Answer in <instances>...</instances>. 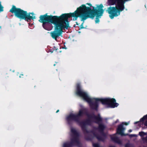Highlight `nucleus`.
Returning a JSON list of instances; mask_svg holds the SVG:
<instances>
[{"instance_id":"1","label":"nucleus","mask_w":147,"mask_h":147,"mask_svg":"<svg viewBox=\"0 0 147 147\" xmlns=\"http://www.w3.org/2000/svg\"><path fill=\"white\" fill-rule=\"evenodd\" d=\"M86 4L89 5L90 7H86L85 5H83L78 8L74 13L63 14L59 17L48 16L46 14L40 16L39 21L43 23V26L45 24H48L49 22L55 24V30L51 32L50 34L53 38L57 40L58 37L61 36L63 28L67 29L69 27V23L67 20L68 18L73 17L74 18L73 20H76L79 17L82 21H84L89 18L92 19L94 18V13L91 11V5L88 3Z\"/></svg>"},{"instance_id":"2","label":"nucleus","mask_w":147,"mask_h":147,"mask_svg":"<svg viewBox=\"0 0 147 147\" xmlns=\"http://www.w3.org/2000/svg\"><path fill=\"white\" fill-rule=\"evenodd\" d=\"M76 94L88 102L93 108H94L93 106L96 107L97 104L100 102H101L103 104L108 105L109 107L113 108L117 107L119 105V104L116 102L114 98H91L81 88L79 84H78L77 85Z\"/></svg>"},{"instance_id":"3","label":"nucleus","mask_w":147,"mask_h":147,"mask_svg":"<svg viewBox=\"0 0 147 147\" xmlns=\"http://www.w3.org/2000/svg\"><path fill=\"white\" fill-rule=\"evenodd\" d=\"M9 11L14 13V16L20 20H24L27 22H30L31 20L36 19V17L33 12L28 13L27 11L24 10L19 8L13 5Z\"/></svg>"},{"instance_id":"4","label":"nucleus","mask_w":147,"mask_h":147,"mask_svg":"<svg viewBox=\"0 0 147 147\" xmlns=\"http://www.w3.org/2000/svg\"><path fill=\"white\" fill-rule=\"evenodd\" d=\"M103 7V6L102 4H100V5H96V8L97 10L96 11V18L95 21V22L96 23H98L99 22V20L98 18H100L103 13L104 11L102 9Z\"/></svg>"},{"instance_id":"5","label":"nucleus","mask_w":147,"mask_h":147,"mask_svg":"<svg viewBox=\"0 0 147 147\" xmlns=\"http://www.w3.org/2000/svg\"><path fill=\"white\" fill-rule=\"evenodd\" d=\"M129 123V122H123L122 124L119 125L117 129V133L121 136L125 135L123 133V131L125 129V128L123 127V125H128Z\"/></svg>"},{"instance_id":"6","label":"nucleus","mask_w":147,"mask_h":147,"mask_svg":"<svg viewBox=\"0 0 147 147\" xmlns=\"http://www.w3.org/2000/svg\"><path fill=\"white\" fill-rule=\"evenodd\" d=\"M76 116V115L71 114L69 115L67 117V119L68 120L73 119L75 118Z\"/></svg>"},{"instance_id":"7","label":"nucleus","mask_w":147,"mask_h":147,"mask_svg":"<svg viewBox=\"0 0 147 147\" xmlns=\"http://www.w3.org/2000/svg\"><path fill=\"white\" fill-rule=\"evenodd\" d=\"M145 121V122L144 123L145 125L147 126V115L144 116L143 117L140 119V121Z\"/></svg>"},{"instance_id":"8","label":"nucleus","mask_w":147,"mask_h":147,"mask_svg":"<svg viewBox=\"0 0 147 147\" xmlns=\"http://www.w3.org/2000/svg\"><path fill=\"white\" fill-rule=\"evenodd\" d=\"M71 144L69 143H65L63 144V147H70Z\"/></svg>"},{"instance_id":"9","label":"nucleus","mask_w":147,"mask_h":147,"mask_svg":"<svg viewBox=\"0 0 147 147\" xmlns=\"http://www.w3.org/2000/svg\"><path fill=\"white\" fill-rule=\"evenodd\" d=\"M3 7L2 6L1 3L0 2V12H2L3 11Z\"/></svg>"},{"instance_id":"10","label":"nucleus","mask_w":147,"mask_h":147,"mask_svg":"<svg viewBox=\"0 0 147 147\" xmlns=\"http://www.w3.org/2000/svg\"><path fill=\"white\" fill-rule=\"evenodd\" d=\"M146 134L145 133L143 132H140L139 133V135L141 136H142L145 135Z\"/></svg>"},{"instance_id":"11","label":"nucleus","mask_w":147,"mask_h":147,"mask_svg":"<svg viewBox=\"0 0 147 147\" xmlns=\"http://www.w3.org/2000/svg\"><path fill=\"white\" fill-rule=\"evenodd\" d=\"M83 111L82 110H80L79 111V113L78 114V116H79L82 115V113H83Z\"/></svg>"},{"instance_id":"12","label":"nucleus","mask_w":147,"mask_h":147,"mask_svg":"<svg viewBox=\"0 0 147 147\" xmlns=\"http://www.w3.org/2000/svg\"><path fill=\"white\" fill-rule=\"evenodd\" d=\"M93 146L94 147H98V144L96 143H94L93 144Z\"/></svg>"},{"instance_id":"13","label":"nucleus","mask_w":147,"mask_h":147,"mask_svg":"<svg viewBox=\"0 0 147 147\" xmlns=\"http://www.w3.org/2000/svg\"><path fill=\"white\" fill-rule=\"evenodd\" d=\"M93 146L94 147H98V144L96 143H94L93 144Z\"/></svg>"},{"instance_id":"14","label":"nucleus","mask_w":147,"mask_h":147,"mask_svg":"<svg viewBox=\"0 0 147 147\" xmlns=\"http://www.w3.org/2000/svg\"><path fill=\"white\" fill-rule=\"evenodd\" d=\"M99 127L100 129H102L104 127L103 125H100L99 126Z\"/></svg>"},{"instance_id":"15","label":"nucleus","mask_w":147,"mask_h":147,"mask_svg":"<svg viewBox=\"0 0 147 147\" xmlns=\"http://www.w3.org/2000/svg\"><path fill=\"white\" fill-rule=\"evenodd\" d=\"M125 147H130V146L129 145L127 144L126 145Z\"/></svg>"},{"instance_id":"16","label":"nucleus","mask_w":147,"mask_h":147,"mask_svg":"<svg viewBox=\"0 0 147 147\" xmlns=\"http://www.w3.org/2000/svg\"><path fill=\"white\" fill-rule=\"evenodd\" d=\"M21 76H23V74H20V78H21Z\"/></svg>"},{"instance_id":"17","label":"nucleus","mask_w":147,"mask_h":147,"mask_svg":"<svg viewBox=\"0 0 147 147\" xmlns=\"http://www.w3.org/2000/svg\"><path fill=\"white\" fill-rule=\"evenodd\" d=\"M112 139L113 140H115V138H114V137H112Z\"/></svg>"},{"instance_id":"18","label":"nucleus","mask_w":147,"mask_h":147,"mask_svg":"<svg viewBox=\"0 0 147 147\" xmlns=\"http://www.w3.org/2000/svg\"><path fill=\"white\" fill-rule=\"evenodd\" d=\"M129 132H131V131H132V130H131V129H130V130H129Z\"/></svg>"},{"instance_id":"19","label":"nucleus","mask_w":147,"mask_h":147,"mask_svg":"<svg viewBox=\"0 0 147 147\" xmlns=\"http://www.w3.org/2000/svg\"><path fill=\"white\" fill-rule=\"evenodd\" d=\"M59 111V110H58L57 111H56V113H57V112H58Z\"/></svg>"},{"instance_id":"20","label":"nucleus","mask_w":147,"mask_h":147,"mask_svg":"<svg viewBox=\"0 0 147 147\" xmlns=\"http://www.w3.org/2000/svg\"><path fill=\"white\" fill-rule=\"evenodd\" d=\"M133 136H136V135H133Z\"/></svg>"},{"instance_id":"21","label":"nucleus","mask_w":147,"mask_h":147,"mask_svg":"<svg viewBox=\"0 0 147 147\" xmlns=\"http://www.w3.org/2000/svg\"><path fill=\"white\" fill-rule=\"evenodd\" d=\"M73 130H74V129H72L71 130V131L73 132Z\"/></svg>"},{"instance_id":"22","label":"nucleus","mask_w":147,"mask_h":147,"mask_svg":"<svg viewBox=\"0 0 147 147\" xmlns=\"http://www.w3.org/2000/svg\"><path fill=\"white\" fill-rule=\"evenodd\" d=\"M138 122H136L135 123L136 124V123H138Z\"/></svg>"},{"instance_id":"23","label":"nucleus","mask_w":147,"mask_h":147,"mask_svg":"<svg viewBox=\"0 0 147 147\" xmlns=\"http://www.w3.org/2000/svg\"><path fill=\"white\" fill-rule=\"evenodd\" d=\"M55 64H54V66H55Z\"/></svg>"},{"instance_id":"24","label":"nucleus","mask_w":147,"mask_h":147,"mask_svg":"<svg viewBox=\"0 0 147 147\" xmlns=\"http://www.w3.org/2000/svg\"><path fill=\"white\" fill-rule=\"evenodd\" d=\"M1 28V27L0 26V29Z\"/></svg>"}]
</instances>
